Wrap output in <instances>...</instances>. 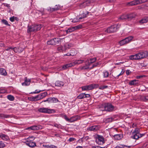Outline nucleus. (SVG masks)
<instances>
[{
  "mask_svg": "<svg viewBox=\"0 0 148 148\" xmlns=\"http://www.w3.org/2000/svg\"><path fill=\"white\" fill-rule=\"evenodd\" d=\"M75 30V29L74 27H70V28H68L67 30H66V32L67 33H68L69 32H72Z\"/></svg>",
  "mask_w": 148,
  "mask_h": 148,
  "instance_id": "35",
  "label": "nucleus"
},
{
  "mask_svg": "<svg viewBox=\"0 0 148 148\" xmlns=\"http://www.w3.org/2000/svg\"><path fill=\"white\" fill-rule=\"evenodd\" d=\"M42 26L41 24H35L28 26L27 32L29 33L31 32H36L40 30Z\"/></svg>",
  "mask_w": 148,
  "mask_h": 148,
  "instance_id": "3",
  "label": "nucleus"
},
{
  "mask_svg": "<svg viewBox=\"0 0 148 148\" xmlns=\"http://www.w3.org/2000/svg\"><path fill=\"white\" fill-rule=\"evenodd\" d=\"M90 95L89 94H86L85 93H81L77 97L78 99H82L86 98H89Z\"/></svg>",
  "mask_w": 148,
  "mask_h": 148,
  "instance_id": "14",
  "label": "nucleus"
},
{
  "mask_svg": "<svg viewBox=\"0 0 148 148\" xmlns=\"http://www.w3.org/2000/svg\"><path fill=\"white\" fill-rule=\"evenodd\" d=\"M43 146L45 148H50V145H43Z\"/></svg>",
  "mask_w": 148,
  "mask_h": 148,
  "instance_id": "63",
  "label": "nucleus"
},
{
  "mask_svg": "<svg viewBox=\"0 0 148 148\" xmlns=\"http://www.w3.org/2000/svg\"><path fill=\"white\" fill-rule=\"evenodd\" d=\"M99 85L97 84H92L90 85L83 86L82 87V90L88 91L94 88H98Z\"/></svg>",
  "mask_w": 148,
  "mask_h": 148,
  "instance_id": "6",
  "label": "nucleus"
},
{
  "mask_svg": "<svg viewBox=\"0 0 148 148\" xmlns=\"http://www.w3.org/2000/svg\"><path fill=\"white\" fill-rule=\"evenodd\" d=\"M35 139V138L34 136L29 137L27 139V140L28 139L29 141H32L34 140Z\"/></svg>",
  "mask_w": 148,
  "mask_h": 148,
  "instance_id": "56",
  "label": "nucleus"
},
{
  "mask_svg": "<svg viewBox=\"0 0 148 148\" xmlns=\"http://www.w3.org/2000/svg\"><path fill=\"white\" fill-rule=\"evenodd\" d=\"M42 128V126L40 125H34L27 128V130H38Z\"/></svg>",
  "mask_w": 148,
  "mask_h": 148,
  "instance_id": "15",
  "label": "nucleus"
},
{
  "mask_svg": "<svg viewBox=\"0 0 148 148\" xmlns=\"http://www.w3.org/2000/svg\"><path fill=\"white\" fill-rule=\"evenodd\" d=\"M89 13V12L86 11H83V12L82 14H81V17L79 18V19H82L86 17Z\"/></svg>",
  "mask_w": 148,
  "mask_h": 148,
  "instance_id": "18",
  "label": "nucleus"
},
{
  "mask_svg": "<svg viewBox=\"0 0 148 148\" xmlns=\"http://www.w3.org/2000/svg\"><path fill=\"white\" fill-rule=\"evenodd\" d=\"M108 88V86H101L99 87V89L100 90H103V89L106 88Z\"/></svg>",
  "mask_w": 148,
  "mask_h": 148,
  "instance_id": "49",
  "label": "nucleus"
},
{
  "mask_svg": "<svg viewBox=\"0 0 148 148\" xmlns=\"http://www.w3.org/2000/svg\"><path fill=\"white\" fill-rule=\"evenodd\" d=\"M58 101V100L56 98L54 97L49 98V103H56Z\"/></svg>",
  "mask_w": 148,
  "mask_h": 148,
  "instance_id": "23",
  "label": "nucleus"
},
{
  "mask_svg": "<svg viewBox=\"0 0 148 148\" xmlns=\"http://www.w3.org/2000/svg\"><path fill=\"white\" fill-rule=\"evenodd\" d=\"M124 72H125V71H123V69H122V71L117 76L116 78H118V77L119 76L123 75L124 73Z\"/></svg>",
  "mask_w": 148,
  "mask_h": 148,
  "instance_id": "57",
  "label": "nucleus"
},
{
  "mask_svg": "<svg viewBox=\"0 0 148 148\" xmlns=\"http://www.w3.org/2000/svg\"><path fill=\"white\" fill-rule=\"evenodd\" d=\"M6 92V91L5 89L0 88V93H4Z\"/></svg>",
  "mask_w": 148,
  "mask_h": 148,
  "instance_id": "52",
  "label": "nucleus"
},
{
  "mask_svg": "<svg viewBox=\"0 0 148 148\" xmlns=\"http://www.w3.org/2000/svg\"><path fill=\"white\" fill-rule=\"evenodd\" d=\"M38 111L40 112L48 114L54 113L56 112L53 109L43 107L39 108Z\"/></svg>",
  "mask_w": 148,
  "mask_h": 148,
  "instance_id": "7",
  "label": "nucleus"
},
{
  "mask_svg": "<svg viewBox=\"0 0 148 148\" xmlns=\"http://www.w3.org/2000/svg\"><path fill=\"white\" fill-rule=\"evenodd\" d=\"M148 1V0H136L131 1L127 3L130 6L137 5Z\"/></svg>",
  "mask_w": 148,
  "mask_h": 148,
  "instance_id": "8",
  "label": "nucleus"
},
{
  "mask_svg": "<svg viewBox=\"0 0 148 148\" xmlns=\"http://www.w3.org/2000/svg\"><path fill=\"white\" fill-rule=\"evenodd\" d=\"M114 119L112 117H108L104 119V121L106 123H108L112 121Z\"/></svg>",
  "mask_w": 148,
  "mask_h": 148,
  "instance_id": "29",
  "label": "nucleus"
},
{
  "mask_svg": "<svg viewBox=\"0 0 148 148\" xmlns=\"http://www.w3.org/2000/svg\"><path fill=\"white\" fill-rule=\"evenodd\" d=\"M53 126L59 129H63V126L60 124L54 123L53 124Z\"/></svg>",
  "mask_w": 148,
  "mask_h": 148,
  "instance_id": "37",
  "label": "nucleus"
},
{
  "mask_svg": "<svg viewBox=\"0 0 148 148\" xmlns=\"http://www.w3.org/2000/svg\"><path fill=\"white\" fill-rule=\"evenodd\" d=\"M28 99L31 101H36L35 100L34 97H30L28 98Z\"/></svg>",
  "mask_w": 148,
  "mask_h": 148,
  "instance_id": "48",
  "label": "nucleus"
},
{
  "mask_svg": "<svg viewBox=\"0 0 148 148\" xmlns=\"http://www.w3.org/2000/svg\"><path fill=\"white\" fill-rule=\"evenodd\" d=\"M62 40V38H55L48 40L47 44L49 45H54L60 43Z\"/></svg>",
  "mask_w": 148,
  "mask_h": 148,
  "instance_id": "4",
  "label": "nucleus"
},
{
  "mask_svg": "<svg viewBox=\"0 0 148 148\" xmlns=\"http://www.w3.org/2000/svg\"><path fill=\"white\" fill-rule=\"evenodd\" d=\"M25 81L24 82L22 83V86H28L30 84L31 80L30 79H28L27 77H25L24 78Z\"/></svg>",
  "mask_w": 148,
  "mask_h": 148,
  "instance_id": "17",
  "label": "nucleus"
},
{
  "mask_svg": "<svg viewBox=\"0 0 148 148\" xmlns=\"http://www.w3.org/2000/svg\"><path fill=\"white\" fill-rule=\"evenodd\" d=\"M1 22L2 23L5 25L8 26H10V25L8 24V21H7L5 19H3L1 20Z\"/></svg>",
  "mask_w": 148,
  "mask_h": 148,
  "instance_id": "42",
  "label": "nucleus"
},
{
  "mask_svg": "<svg viewBox=\"0 0 148 148\" xmlns=\"http://www.w3.org/2000/svg\"><path fill=\"white\" fill-rule=\"evenodd\" d=\"M39 95H40V97H41V99H42L47 95V93L46 92H44L42 93Z\"/></svg>",
  "mask_w": 148,
  "mask_h": 148,
  "instance_id": "44",
  "label": "nucleus"
},
{
  "mask_svg": "<svg viewBox=\"0 0 148 148\" xmlns=\"http://www.w3.org/2000/svg\"><path fill=\"white\" fill-rule=\"evenodd\" d=\"M90 65H89V64L87 65H85L84 66H83L81 68V69L82 70H86L88 69H92L95 66H96L97 65H95L94 64H93L92 66V67H91L90 68H89V66Z\"/></svg>",
  "mask_w": 148,
  "mask_h": 148,
  "instance_id": "25",
  "label": "nucleus"
},
{
  "mask_svg": "<svg viewBox=\"0 0 148 148\" xmlns=\"http://www.w3.org/2000/svg\"><path fill=\"white\" fill-rule=\"evenodd\" d=\"M120 25L115 24L108 27L105 30L106 32L108 33H112L116 32L120 27Z\"/></svg>",
  "mask_w": 148,
  "mask_h": 148,
  "instance_id": "5",
  "label": "nucleus"
},
{
  "mask_svg": "<svg viewBox=\"0 0 148 148\" xmlns=\"http://www.w3.org/2000/svg\"><path fill=\"white\" fill-rule=\"evenodd\" d=\"M103 77L107 78L109 76V73L107 71H104L103 72Z\"/></svg>",
  "mask_w": 148,
  "mask_h": 148,
  "instance_id": "34",
  "label": "nucleus"
},
{
  "mask_svg": "<svg viewBox=\"0 0 148 148\" xmlns=\"http://www.w3.org/2000/svg\"><path fill=\"white\" fill-rule=\"evenodd\" d=\"M25 143L27 146L32 148L36 146V143L35 142L32 141H29L28 139L26 141Z\"/></svg>",
  "mask_w": 148,
  "mask_h": 148,
  "instance_id": "12",
  "label": "nucleus"
},
{
  "mask_svg": "<svg viewBox=\"0 0 148 148\" xmlns=\"http://www.w3.org/2000/svg\"><path fill=\"white\" fill-rule=\"evenodd\" d=\"M64 84V82L60 81H57L55 83V85L56 86L62 87L63 86Z\"/></svg>",
  "mask_w": 148,
  "mask_h": 148,
  "instance_id": "19",
  "label": "nucleus"
},
{
  "mask_svg": "<svg viewBox=\"0 0 148 148\" xmlns=\"http://www.w3.org/2000/svg\"><path fill=\"white\" fill-rule=\"evenodd\" d=\"M3 4L5 6L7 7L8 9H10V5L9 4H8L6 3H4Z\"/></svg>",
  "mask_w": 148,
  "mask_h": 148,
  "instance_id": "55",
  "label": "nucleus"
},
{
  "mask_svg": "<svg viewBox=\"0 0 148 148\" xmlns=\"http://www.w3.org/2000/svg\"><path fill=\"white\" fill-rule=\"evenodd\" d=\"M133 38V37L132 36H129L120 41L119 42V44L121 46L125 44L129 43L131 41Z\"/></svg>",
  "mask_w": 148,
  "mask_h": 148,
  "instance_id": "10",
  "label": "nucleus"
},
{
  "mask_svg": "<svg viewBox=\"0 0 148 148\" xmlns=\"http://www.w3.org/2000/svg\"><path fill=\"white\" fill-rule=\"evenodd\" d=\"M96 142L99 145H103L105 143L104 138L102 136L98 135Z\"/></svg>",
  "mask_w": 148,
  "mask_h": 148,
  "instance_id": "11",
  "label": "nucleus"
},
{
  "mask_svg": "<svg viewBox=\"0 0 148 148\" xmlns=\"http://www.w3.org/2000/svg\"><path fill=\"white\" fill-rule=\"evenodd\" d=\"M16 17L13 16L10 18V20L11 22H13L14 21L15 19H16Z\"/></svg>",
  "mask_w": 148,
  "mask_h": 148,
  "instance_id": "54",
  "label": "nucleus"
},
{
  "mask_svg": "<svg viewBox=\"0 0 148 148\" xmlns=\"http://www.w3.org/2000/svg\"><path fill=\"white\" fill-rule=\"evenodd\" d=\"M80 19H79H79L77 18H74L71 21L73 23H76L80 21Z\"/></svg>",
  "mask_w": 148,
  "mask_h": 148,
  "instance_id": "50",
  "label": "nucleus"
},
{
  "mask_svg": "<svg viewBox=\"0 0 148 148\" xmlns=\"http://www.w3.org/2000/svg\"><path fill=\"white\" fill-rule=\"evenodd\" d=\"M148 55L147 52H141L135 55H131L129 56L130 60H139L147 57Z\"/></svg>",
  "mask_w": 148,
  "mask_h": 148,
  "instance_id": "1",
  "label": "nucleus"
},
{
  "mask_svg": "<svg viewBox=\"0 0 148 148\" xmlns=\"http://www.w3.org/2000/svg\"><path fill=\"white\" fill-rule=\"evenodd\" d=\"M60 5H56L55 8H52L50 9V10L52 11L57 10H59L60 8Z\"/></svg>",
  "mask_w": 148,
  "mask_h": 148,
  "instance_id": "36",
  "label": "nucleus"
},
{
  "mask_svg": "<svg viewBox=\"0 0 148 148\" xmlns=\"http://www.w3.org/2000/svg\"><path fill=\"white\" fill-rule=\"evenodd\" d=\"M70 47L69 44H66L64 46V51H66L67 49H69V47Z\"/></svg>",
  "mask_w": 148,
  "mask_h": 148,
  "instance_id": "43",
  "label": "nucleus"
},
{
  "mask_svg": "<svg viewBox=\"0 0 148 148\" xmlns=\"http://www.w3.org/2000/svg\"><path fill=\"white\" fill-rule=\"evenodd\" d=\"M0 74L5 76L7 75V73L5 69L1 68H0Z\"/></svg>",
  "mask_w": 148,
  "mask_h": 148,
  "instance_id": "31",
  "label": "nucleus"
},
{
  "mask_svg": "<svg viewBox=\"0 0 148 148\" xmlns=\"http://www.w3.org/2000/svg\"><path fill=\"white\" fill-rule=\"evenodd\" d=\"M127 14L123 15L119 18V21L127 20Z\"/></svg>",
  "mask_w": 148,
  "mask_h": 148,
  "instance_id": "30",
  "label": "nucleus"
},
{
  "mask_svg": "<svg viewBox=\"0 0 148 148\" xmlns=\"http://www.w3.org/2000/svg\"><path fill=\"white\" fill-rule=\"evenodd\" d=\"M96 60V58H93L90 59L88 60L89 65H90V64L94 62Z\"/></svg>",
  "mask_w": 148,
  "mask_h": 148,
  "instance_id": "40",
  "label": "nucleus"
},
{
  "mask_svg": "<svg viewBox=\"0 0 148 148\" xmlns=\"http://www.w3.org/2000/svg\"><path fill=\"white\" fill-rule=\"evenodd\" d=\"M75 66V64L74 62H73L69 63L64 64L62 68L63 69H65L69 67L73 66Z\"/></svg>",
  "mask_w": 148,
  "mask_h": 148,
  "instance_id": "16",
  "label": "nucleus"
},
{
  "mask_svg": "<svg viewBox=\"0 0 148 148\" xmlns=\"http://www.w3.org/2000/svg\"><path fill=\"white\" fill-rule=\"evenodd\" d=\"M84 60H76L75 61H74V62L75 63V65H76V64H81L83 63V62H84Z\"/></svg>",
  "mask_w": 148,
  "mask_h": 148,
  "instance_id": "38",
  "label": "nucleus"
},
{
  "mask_svg": "<svg viewBox=\"0 0 148 148\" xmlns=\"http://www.w3.org/2000/svg\"><path fill=\"white\" fill-rule=\"evenodd\" d=\"M64 118L67 121L70 122V119L68 118L66 116H64Z\"/></svg>",
  "mask_w": 148,
  "mask_h": 148,
  "instance_id": "61",
  "label": "nucleus"
},
{
  "mask_svg": "<svg viewBox=\"0 0 148 148\" xmlns=\"http://www.w3.org/2000/svg\"><path fill=\"white\" fill-rule=\"evenodd\" d=\"M80 119V117L78 116L72 117L70 118V122H73L77 121Z\"/></svg>",
  "mask_w": 148,
  "mask_h": 148,
  "instance_id": "21",
  "label": "nucleus"
},
{
  "mask_svg": "<svg viewBox=\"0 0 148 148\" xmlns=\"http://www.w3.org/2000/svg\"><path fill=\"white\" fill-rule=\"evenodd\" d=\"M114 138L116 140H120L123 137V134H115L114 136Z\"/></svg>",
  "mask_w": 148,
  "mask_h": 148,
  "instance_id": "22",
  "label": "nucleus"
},
{
  "mask_svg": "<svg viewBox=\"0 0 148 148\" xmlns=\"http://www.w3.org/2000/svg\"><path fill=\"white\" fill-rule=\"evenodd\" d=\"M148 22V17H145L139 21L141 24H143Z\"/></svg>",
  "mask_w": 148,
  "mask_h": 148,
  "instance_id": "28",
  "label": "nucleus"
},
{
  "mask_svg": "<svg viewBox=\"0 0 148 148\" xmlns=\"http://www.w3.org/2000/svg\"><path fill=\"white\" fill-rule=\"evenodd\" d=\"M103 106L104 107V109L102 110V111L106 110L111 112L113 111L114 109V107L109 103H105Z\"/></svg>",
  "mask_w": 148,
  "mask_h": 148,
  "instance_id": "9",
  "label": "nucleus"
},
{
  "mask_svg": "<svg viewBox=\"0 0 148 148\" xmlns=\"http://www.w3.org/2000/svg\"><path fill=\"white\" fill-rule=\"evenodd\" d=\"M131 73V71L129 70H127L126 71V73L127 75H129Z\"/></svg>",
  "mask_w": 148,
  "mask_h": 148,
  "instance_id": "60",
  "label": "nucleus"
},
{
  "mask_svg": "<svg viewBox=\"0 0 148 148\" xmlns=\"http://www.w3.org/2000/svg\"><path fill=\"white\" fill-rule=\"evenodd\" d=\"M5 147V145L3 142L0 141V148H3Z\"/></svg>",
  "mask_w": 148,
  "mask_h": 148,
  "instance_id": "45",
  "label": "nucleus"
},
{
  "mask_svg": "<svg viewBox=\"0 0 148 148\" xmlns=\"http://www.w3.org/2000/svg\"><path fill=\"white\" fill-rule=\"evenodd\" d=\"M131 146H127L125 145L119 144L117 145L116 148H130Z\"/></svg>",
  "mask_w": 148,
  "mask_h": 148,
  "instance_id": "26",
  "label": "nucleus"
},
{
  "mask_svg": "<svg viewBox=\"0 0 148 148\" xmlns=\"http://www.w3.org/2000/svg\"><path fill=\"white\" fill-rule=\"evenodd\" d=\"M136 15L134 13L127 14V21H130L135 17Z\"/></svg>",
  "mask_w": 148,
  "mask_h": 148,
  "instance_id": "20",
  "label": "nucleus"
},
{
  "mask_svg": "<svg viewBox=\"0 0 148 148\" xmlns=\"http://www.w3.org/2000/svg\"><path fill=\"white\" fill-rule=\"evenodd\" d=\"M13 47H8L6 49L7 51H11V50H13Z\"/></svg>",
  "mask_w": 148,
  "mask_h": 148,
  "instance_id": "59",
  "label": "nucleus"
},
{
  "mask_svg": "<svg viewBox=\"0 0 148 148\" xmlns=\"http://www.w3.org/2000/svg\"><path fill=\"white\" fill-rule=\"evenodd\" d=\"M58 50L60 51L61 52L62 51H64V48L63 47H60L58 48Z\"/></svg>",
  "mask_w": 148,
  "mask_h": 148,
  "instance_id": "58",
  "label": "nucleus"
},
{
  "mask_svg": "<svg viewBox=\"0 0 148 148\" xmlns=\"http://www.w3.org/2000/svg\"><path fill=\"white\" fill-rule=\"evenodd\" d=\"M43 90H36L34 91L33 92H32L30 93L33 94V93H38L40 92L43 91Z\"/></svg>",
  "mask_w": 148,
  "mask_h": 148,
  "instance_id": "51",
  "label": "nucleus"
},
{
  "mask_svg": "<svg viewBox=\"0 0 148 148\" xmlns=\"http://www.w3.org/2000/svg\"><path fill=\"white\" fill-rule=\"evenodd\" d=\"M19 48L18 47H13V49L14 51L16 53L19 52Z\"/></svg>",
  "mask_w": 148,
  "mask_h": 148,
  "instance_id": "46",
  "label": "nucleus"
},
{
  "mask_svg": "<svg viewBox=\"0 0 148 148\" xmlns=\"http://www.w3.org/2000/svg\"><path fill=\"white\" fill-rule=\"evenodd\" d=\"M10 116L9 115H7L3 114H0V118L1 119L5 118H7L10 117Z\"/></svg>",
  "mask_w": 148,
  "mask_h": 148,
  "instance_id": "33",
  "label": "nucleus"
},
{
  "mask_svg": "<svg viewBox=\"0 0 148 148\" xmlns=\"http://www.w3.org/2000/svg\"><path fill=\"white\" fill-rule=\"evenodd\" d=\"M70 53L71 56H74L77 54V52L74 49H72L71 50Z\"/></svg>",
  "mask_w": 148,
  "mask_h": 148,
  "instance_id": "39",
  "label": "nucleus"
},
{
  "mask_svg": "<svg viewBox=\"0 0 148 148\" xmlns=\"http://www.w3.org/2000/svg\"><path fill=\"white\" fill-rule=\"evenodd\" d=\"M7 98L10 101H13L14 99V97L11 95H8L7 96Z\"/></svg>",
  "mask_w": 148,
  "mask_h": 148,
  "instance_id": "41",
  "label": "nucleus"
},
{
  "mask_svg": "<svg viewBox=\"0 0 148 148\" xmlns=\"http://www.w3.org/2000/svg\"><path fill=\"white\" fill-rule=\"evenodd\" d=\"M139 82V81L138 80L134 79L130 81L129 84L130 85H134L138 84Z\"/></svg>",
  "mask_w": 148,
  "mask_h": 148,
  "instance_id": "24",
  "label": "nucleus"
},
{
  "mask_svg": "<svg viewBox=\"0 0 148 148\" xmlns=\"http://www.w3.org/2000/svg\"><path fill=\"white\" fill-rule=\"evenodd\" d=\"M140 129L138 128H136L132 132V136H131V138L137 140L145 135V134H141L140 133Z\"/></svg>",
  "mask_w": 148,
  "mask_h": 148,
  "instance_id": "2",
  "label": "nucleus"
},
{
  "mask_svg": "<svg viewBox=\"0 0 148 148\" xmlns=\"http://www.w3.org/2000/svg\"><path fill=\"white\" fill-rule=\"evenodd\" d=\"M82 27V25H77V26H74V27L75 28V29H79V28H81Z\"/></svg>",
  "mask_w": 148,
  "mask_h": 148,
  "instance_id": "62",
  "label": "nucleus"
},
{
  "mask_svg": "<svg viewBox=\"0 0 148 148\" xmlns=\"http://www.w3.org/2000/svg\"><path fill=\"white\" fill-rule=\"evenodd\" d=\"M40 95L39 94L36 96H34L35 100H36V101L39 100L41 99V97H40Z\"/></svg>",
  "mask_w": 148,
  "mask_h": 148,
  "instance_id": "47",
  "label": "nucleus"
},
{
  "mask_svg": "<svg viewBox=\"0 0 148 148\" xmlns=\"http://www.w3.org/2000/svg\"><path fill=\"white\" fill-rule=\"evenodd\" d=\"M0 137L3 140L6 141L9 139L8 136L4 134H1L0 135Z\"/></svg>",
  "mask_w": 148,
  "mask_h": 148,
  "instance_id": "32",
  "label": "nucleus"
},
{
  "mask_svg": "<svg viewBox=\"0 0 148 148\" xmlns=\"http://www.w3.org/2000/svg\"><path fill=\"white\" fill-rule=\"evenodd\" d=\"M89 139V137L88 136H84L80 139L78 141L80 143H82L84 142H85Z\"/></svg>",
  "mask_w": 148,
  "mask_h": 148,
  "instance_id": "27",
  "label": "nucleus"
},
{
  "mask_svg": "<svg viewBox=\"0 0 148 148\" xmlns=\"http://www.w3.org/2000/svg\"><path fill=\"white\" fill-rule=\"evenodd\" d=\"M92 148H104V147H101L100 146H92Z\"/></svg>",
  "mask_w": 148,
  "mask_h": 148,
  "instance_id": "64",
  "label": "nucleus"
},
{
  "mask_svg": "<svg viewBox=\"0 0 148 148\" xmlns=\"http://www.w3.org/2000/svg\"><path fill=\"white\" fill-rule=\"evenodd\" d=\"M100 126L99 125H93L90 126L88 128V130L90 131H96L99 130Z\"/></svg>",
  "mask_w": 148,
  "mask_h": 148,
  "instance_id": "13",
  "label": "nucleus"
},
{
  "mask_svg": "<svg viewBox=\"0 0 148 148\" xmlns=\"http://www.w3.org/2000/svg\"><path fill=\"white\" fill-rule=\"evenodd\" d=\"M75 139L73 138H70L68 140V141L69 142H71L73 141H75Z\"/></svg>",
  "mask_w": 148,
  "mask_h": 148,
  "instance_id": "53",
  "label": "nucleus"
}]
</instances>
